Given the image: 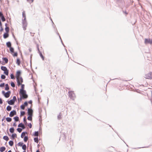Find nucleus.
<instances>
[{"mask_svg": "<svg viewBox=\"0 0 152 152\" xmlns=\"http://www.w3.org/2000/svg\"><path fill=\"white\" fill-rule=\"evenodd\" d=\"M19 94L21 98L27 99L28 97V95L25 90H20Z\"/></svg>", "mask_w": 152, "mask_h": 152, "instance_id": "obj_1", "label": "nucleus"}, {"mask_svg": "<svg viewBox=\"0 0 152 152\" xmlns=\"http://www.w3.org/2000/svg\"><path fill=\"white\" fill-rule=\"evenodd\" d=\"M69 97L72 100H74L75 98V94L73 91H69L68 92Z\"/></svg>", "mask_w": 152, "mask_h": 152, "instance_id": "obj_2", "label": "nucleus"}, {"mask_svg": "<svg viewBox=\"0 0 152 152\" xmlns=\"http://www.w3.org/2000/svg\"><path fill=\"white\" fill-rule=\"evenodd\" d=\"M2 70L4 71V73L6 75H8L9 74V70L7 67L5 66H2L1 67Z\"/></svg>", "mask_w": 152, "mask_h": 152, "instance_id": "obj_3", "label": "nucleus"}, {"mask_svg": "<svg viewBox=\"0 0 152 152\" xmlns=\"http://www.w3.org/2000/svg\"><path fill=\"white\" fill-rule=\"evenodd\" d=\"M22 24L23 28V30H25L26 29V27L27 26V23L26 20H23Z\"/></svg>", "mask_w": 152, "mask_h": 152, "instance_id": "obj_4", "label": "nucleus"}, {"mask_svg": "<svg viewBox=\"0 0 152 152\" xmlns=\"http://www.w3.org/2000/svg\"><path fill=\"white\" fill-rule=\"evenodd\" d=\"M145 43L146 44H150L152 45V39H145Z\"/></svg>", "mask_w": 152, "mask_h": 152, "instance_id": "obj_5", "label": "nucleus"}, {"mask_svg": "<svg viewBox=\"0 0 152 152\" xmlns=\"http://www.w3.org/2000/svg\"><path fill=\"white\" fill-rule=\"evenodd\" d=\"M145 77L148 79H152V72H150L145 75Z\"/></svg>", "mask_w": 152, "mask_h": 152, "instance_id": "obj_6", "label": "nucleus"}, {"mask_svg": "<svg viewBox=\"0 0 152 152\" xmlns=\"http://www.w3.org/2000/svg\"><path fill=\"white\" fill-rule=\"evenodd\" d=\"M27 113L28 115H33V110L31 108H28Z\"/></svg>", "mask_w": 152, "mask_h": 152, "instance_id": "obj_7", "label": "nucleus"}, {"mask_svg": "<svg viewBox=\"0 0 152 152\" xmlns=\"http://www.w3.org/2000/svg\"><path fill=\"white\" fill-rule=\"evenodd\" d=\"M16 114V110H13L11 111L9 114V116L10 117H13L14 115Z\"/></svg>", "mask_w": 152, "mask_h": 152, "instance_id": "obj_8", "label": "nucleus"}, {"mask_svg": "<svg viewBox=\"0 0 152 152\" xmlns=\"http://www.w3.org/2000/svg\"><path fill=\"white\" fill-rule=\"evenodd\" d=\"M7 102L8 104L10 105H13L15 103V102H14V101H13V100L12 99H11L9 101L8 100L7 101Z\"/></svg>", "mask_w": 152, "mask_h": 152, "instance_id": "obj_9", "label": "nucleus"}, {"mask_svg": "<svg viewBox=\"0 0 152 152\" xmlns=\"http://www.w3.org/2000/svg\"><path fill=\"white\" fill-rule=\"evenodd\" d=\"M11 94V91H8L7 92L5 93V94L4 95V97L6 98H8L10 95Z\"/></svg>", "mask_w": 152, "mask_h": 152, "instance_id": "obj_10", "label": "nucleus"}, {"mask_svg": "<svg viewBox=\"0 0 152 152\" xmlns=\"http://www.w3.org/2000/svg\"><path fill=\"white\" fill-rule=\"evenodd\" d=\"M0 18H1L2 21L3 22L4 21H5V19L4 16L2 12H0Z\"/></svg>", "mask_w": 152, "mask_h": 152, "instance_id": "obj_11", "label": "nucleus"}, {"mask_svg": "<svg viewBox=\"0 0 152 152\" xmlns=\"http://www.w3.org/2000/svg\"><path fill=\"white\" fill-rule=\"evenodd\" d=\"M22 15L23 18H24V19L23 20H26V15L25 12V11H23L22 12Z\"/></svg>", "mask_w": 152, "mask_h": 152, "instance_id": "obj_12", "label": "nucleus"}, {"mask_svg": "<svg viewBox=\"0 0 152 152\" xmlns=\"http://www.w3.org/2000/svg\"><path fill=\"white\" fill-rule=\"evenodd\" d=\"M2 59H3V61H4L6 64H7L8 62V60L7 58L6 57H3Z\"/></svg>", "mask_w": 152, "mask_h": 152, "instance_id": "obj_13", "label": "nucleus"}, {"mask_svg": "<svg viewBox=\"0 0 152 152\" xmlns=\"http://www.w3.org/2000/svg\"><path fill=\"white\" fill-rule=\"evenodd\" d=\"M17 137V134H12L11 137V139L12 140H13L15 138H16Z\"/></svg>", "mask_w": 152, "mask_h": 152, "instance_id": "obj_14", "label": "nucleus"}, {"mask_svg": "<svg viewBox=\"0 0 152 152\" xmlns=\"http://www.w3.org/2000/svg\"><path fill=\"white\" fill-rule=\"evenodd\" d=\"M27 134V132L26 131L22 132L21 135V137L23 138L25 136V134Z\"/></svg>", "mask_w": 152, "mask_h": 152, "instance_id": "obj_15", "label": "nucleus"}, {"mask_svg": "<svg viewBox=\"0 0 152 152\" xmlns=\"http://www.w3.org/2000/svg\"><path fill=\"white\" fill-rule=\"evenodd\" d=\"M62 118V117L61 113H60L57 116V119L58 120H60L61 118Z\"/></svg>", "mask_w": 152, "mask_h": 152, "instance_id": "obj_16", "label": "nucleus"}, {"mask_svg": "<svg viewBox=\"0 0 152 152\" xmlns=\"http://www.w3.org/2000/svg\"><path fill=\"white\" fill-rule=\"evenodd\" d=\"M21 74V72L20 71H18L16 72V75L18 78V77H19Z\"/></svg>", "mask_w": 152, "mask_h": 152, "instance_id": "obj_17", "label": "nucleus"}, {"mask_svg": "<svg viewBox=\"0 0 152 152\" xmlns=\"http://www.w3.org/2000/svg\"><path fill=\"white\" fill-rule=\"evenodd\" d=\"M5 149H6L5 147H4V146H2V147H1L0 148V151L1 152H3L4 151H5Z\"/></svg>", "mask_w": 152, "mask_h": 152, "instance_id": "obj_18", "label": "nucleus"}, {"mask_svg": "<svg viewBox=\"0 0 152 152\" xmlns=\"http://www.w3.org/2000/svg\"><path fill=\"white\" fill-rule=\"evenodd\" d=\"M28 116L27 117V119L29 121H31L32 120V116L33 115H28Z\"/></svg>", "mask_w": 152, "mask_h": 152, "instance_id": "obj_19", "label": "nucleus"}, {"mask_svg": "<svg viewBox=\"0 0 152 152\" xmlns=\"http://www.w3.org/2000/svg\"><path fill=\"white\" fill-rule=\"evenodd\" d=\"M13 119L14 120L15 122L18 121H19V117L18 116H16L14 117Z\"/></svg>", "mask_w": 152, "mask_h": 152, "instance_id": "obj_20", "label": "nucleus"}, {"mask_svg": "<svg viewBox=\"0 0 152 152\" xmlns=\"http://www.w3.org/2000/svg\"><path fill=\"white\" fill-rule=\"evenodd\" d=\"M6 45L7 47L8 48H10L11 46V44L10 42H8L6 43Z\"/></svg>", "mask_w": 152, "mask_h": 152, "instance_id": "obj_21", "label": "nucleus"}, {"mask_svg": "<svg viewBox=\"0 0 152 152\" xmlns=\"http://www.w3.org/2000/svg\"><path fill=\"white\" fill-rule=\"evenodd\" d=\"M10 132L11 133H14L15 130V129L13 127H11L9 129Z\"/></svg>", "mask_w": 152, "mask_h": 152, "instance_id": "obj_22", "label": "nucleus"}, {"mask_svg": "<svg viewBox=\"0 0 152 152\" xmlns=\"http://www.w3.org/2000/svg\"><path fill=\"white\" fill-rule=\"evenodd\" d=\"M9 144L10 146H12L14 144V142L12 140H10L9 142Z\"/></svg>", "mask_w": 152, "mask_h": 152, "instance_id": "obj_23", "label": "nucleus"}, {"mask_svg": "<svg viewBox=\"0 0 152 152\" xmlns=\"http://www.w3.org/2000/svg\"><path fill=\"white\" fill-rule=\"evenodd\" d=\"M17 83H18V86H19L20 85H21L22 84V83H21V82H20L19 80H18V78L17 77Z\"/></svg>", "mask_w": 152, "mask_h": 152, "instance_id": "obj_24", "label": "nucleus"}, {"mask_svg": "<svg viewBox=\"0 0 152 152\" xmlns=\"http://www.w3.org/2000/svg\"><path fill=\"white\" fill-rule=\"evenodd\" d=\"M16 63L17 64L18 66H19L20 65V59L19 58H18L17 59Z\"/></svg>", "mask_w": 152, "mask_h": 152, "instance_id": "obj_25", "label": "nucleus"}, {"mask_svg": "<svg viewBox=\"0 0 152 152\" xmlns=\"http://www.w3.org/2000/svg\"><path fill=\"white\" fill-rule=\"evenodd\" d=\"M23 122H24V124L25 125H26L27 124V120H26V117L25 116H24L23 118Z\"/></svg>", "mask_w": 152, "mask_h": 152, "instance_id": "obj_26", "label": "nucleus"}, {"mask_svg": "<svg viewBox=\"0 0 152 152\" xmlns=\"http://www.w3.org/2000/svg\"><path fill=\"white\" fill-rule=\"evenodd\" d=\"M33 135L37 137L39 135V131H35Z\"/></svg>", "mask_w": 152, "mask_h": 152, "instance_id": "obj_27", "label": "nucleus"}, {"mask_svg": "<svg viewBox=\"0 0 152 152\" xmlns=\"http://www.w3.org/2000/svg\"><path fill=\"white\" fill-rule=\"evenodd\" d=\"M12 109V107L10 105H8L6 108V110L8 111H10Z\"/></svg>", "mask_w": 152, "mask_h": 152, "instance_id": "obj_28", "label": "nucleus"}, {"mask_svg": "<svg viewBox=\"0 0 152 152\" xmlns=\"http://www.w3.org/2000/svg\"><path fill=\"white\" fill-rule=\"evenodd\" d=\"M28 136H25L24 137V139H23L24 141L25 142H26L28 140Z\"/></svg>", "mask_w": 152, "mask_h": 152, "instance_id": "obj_29", "label": "nucleus"}, {"mask_svg": "<svg viewBox=\"0 0 152 152\" xmlns=\"http://www.w3.org/2000/svg\"><path fill=\"white\" fill-rule=\"evenodd\" d=\"M22 149L24 151H26V144H24L22 146Z\"/></svg>", "mask_w": 152, "mask_h": 152, "instance_id": "obj_30", "label": "nucleus"}, {"mask_svg": "<svg viewBox=\"0 0 152 152\" xmlns=\"http://www.w3.org/2000/svg\"><path fill=\"white\" fill-rule=\"evenodd\" d=\"M34 140L37 143H38L39 142V139L37 137L34 138Z\"/></svg>", "mask_w": 152, "mask_h": 152, "instance_id": "obj_31", "label": "nucleus"}, {"mask_svg": "<svg viewBox=\"0 0 152 152\" xmlns=\"http://www.w3.org/2000/svg\"><path fill=\"white\" fill-rule=\"evenodd\" d=\"M24 144V143L23 142H19L18 144H17V145L18 146H20V147H22V146H23Z\"/></svg>", "mask_w": 152, "mask_h": 152, "instance_id": "obj_32", "label": "nucleus"}, {"mask_svg": "<svg viewBox=\"0 0 152 152\" xmlns=\"http://www.w3.org/2000/svg\"><path fill=\"white\" fill-rule=\"evenodd\" d=\"M6 120L8 122H10L11 121L12 119L11 118L7 117L6 118Z\"/></svg>", "mask_w": 152, "mask_h": 152, "instance_id": "obj_33", "label": "nucleus"}, {"mask_svg": "<svg viewBox=\"0 0 152 152\" xmlns=\"http://www.w3.org/2000/svg\"><path fill=\"white\" fill-rule=\"evenodd\" d=\"M9 89V85L8 84H6L5 85V90L6 91H8Z\"/></svg>", "mask_w": 152, "mask_h": 152, "instance_id": "obj_34", "label": "nucleus"}, {"mask_svg": "<svg viewBox=\"0 0 152 152\" xmlns=\"http://www.w3.org/2000/svg\"><path fill=\"white\" fill-rule=\"evenodd\" d=\"M3 139L5 140L8 141L9 140V138L7 136H4L3 137Z\"/></svg>", "mask_w": 152, "mask_h": 152, "instance_id": "obj_35", "label": "nucleus"}, {"mask_svg": "<svg viewBox=\"0 0 152 152\" xmlns=\"http://www.w3.org/2000/svg\"><path fill=\"white\" fill-rule=\"evenodd\" d=\"M39 53L40 56L42 58V60H44V57L43 56V55L42 54V53L41 52H39Z\"/></svg>", "mask_w": 152, "mask_h": 152, "instance_id": "obj_36", "label": "nucleus"}, {"mask_svg": "<svg viewBox=\"0 0 152 152\" xmlns=\"http://www.w3.org/2000/svg\"><path fill=\"white\" fill-rule=\"evenodd\" d=\"M10 51L12 53H13L14 52V49L12 47H10Z\"/></svg>", "mask_w": 152, "mask_h": 152, "instance_id": "obj_37", "label": "nucleus"}, {"mask_svg": "<svg viewBox=\"0 0 152 152\" xmlns=\"http://www.w3.org/2000/svg\"><path fill=\"white\" fill-rule=\"evenodd\" d=\"M8 37V33H5L4 34V38H6Z\"/></svg>", "mask_w": 152, "mask_h": 152, "instance_id": "obj_38", "label": "nucleus"}, {"mask_svg": "<svg viewBox=\"0 0 152 152\" xmlns=\"http://www.w3.org/2000/svg\"><path fill=\"white\" fill-rule=\"evenodd\" d=\"M18 80H19L20 81L21 83H23V79L21 77H19L18 78Z\"/></svg>", "mask_w": 152, "mask_h": 152, "instance_id": "obj_39", "label": "nucleus"}, {"mask_svg": "<svg viewBox=\"0 0 152 152\" xmlns=\"http://www.w3.org/2000/svg\"><path fill=\"white\" fill-rule=\"evenodd\" d=\"M10 84H11V86L13 88H14L15 87V84L13 82H11L10 83Z\"/></svg>", "mask_w": 152, "mask_h": 152, "instance_id": "obj_40", "label": "nucleus"}, {"mask_svg": "<svg viewBox=\"0 0 152 152\" xmlns=\"http://www.w3.org/2000/svg\"><path fill=\"white\" fill-rule=\"evenodd\" d=\"M24 86H25L24 85V84H22L21 85V89H20V90H24Z\"/></svg>", "mask_w": 152, "mask_h": 152, "instance_id": "obj_41", "label": "nucleus"}, {"mask_svg": "<svg viewBox=\"0 0 152 152\" xmlns=\"http://www.w3.org/2000/svg\"><path fill=\"white\" fill-rule=\"evenodd\" d=\"M22 129L20 128H18L17 129V130L19 133H20L22 131Z\"/></svg>", "mask_w": 152, "mask_h": 152, "instance_id": "obj_42", "label": "nucleus"}, {"mask_svg": "<svg viewBox=\"0 0 152 152\" xmlns=\"http://www.w3.org/2000/svg\"><path fill=\"white\" fill-rule=\"evenodd\" d=\"M1 78L2 79H4L6 78V76L4 75H2L1 76Z\"/></svg>", "mask_w": 152, "mask_h": 152, "instance_id": "obj_43", "label": "nucleus"}, {"mask_svg": "<svg viewBox=\"0 0 152 152\" xmlns=\"http://www.w3.org/2000/svg\"><path fill=\"white\" fill-rule=\"evenodd\" d=\"M25 99L21 98V96H20V98H18V102H20L22 100V99Z\"/></svg>", "mask_w": 152, "mask_h": 152, "instance_id": "obj_44", "label": "nucleus"}, {"mask_svg": "<svg viewBox=\"0 0 152 152\" xmlns=\"http://www.w3.org/2000/svg\"><path fill=\"white\" fill-rule=\"evenodd\" d=\"M12 99L13 100V101H14V102H15L17 101V99L16 97L15 96H13Z\"/></svg>", "mask_w": 152, "mask_h": 152, "instance_id": "obj_45", "label": "nucleus"}, {"mask_svg": "<svg viewBox=\"0 0 152 152\" xmlns=\"http://www.w3.org/2000/svg\"><path fill=\"white\" fill-rule=\"evenodd\" d=\"M23 105H24L25 107L27 106L28 105V102L27 101L25 102Z\"/></svg>", "mask_w": 152, "mask_h": 152, "instance_id": "obj_46", "label": "nucleus"}, {"mask_svg": "<svg viewBox=\"0 0 152 152\" xmlns=\"http://www.w3.org/2000/svg\"><path fill=\"white\" fill-rule=\"evenodd\" d=\"M10 77L11 79H14L15 78L13 74H11L10 75Z\"/></svg>", "mask_w": 152, "mask_h": 152, "instance_id": "obj_47", "label": "nucleus"}, {"mask_svg": "<svg viewBox=\"0 0 152 152\" xmlns=\"http://www.w3.org/2000/svg\"><path fill=\"white\" fill-rule=\"evenodd\" d=\"M20 108L23 110H24L25 107L23 104L21 105L20 106Z\"/></svg>", "mask_w": 152, "mask_h": 152, "instance_id": "obj_48", "label": "nucleus"}, {"mask_svg": "<svg viewBox=\"0 0 152 152\" xmlns=\"http://www.w3.org/2000/svg\"><path fill=\"white\" fill-rule=\"evenodd\" d=\"M4 86H5V83H1L0 84V87L2 88V87H3Z\"/></svg>", "mask_w": 152, "mask_h": 152, "instance_id": "obj_49", "label": "nucleus"}, {"mask_svg": "<svg viewBox=\"0 0 152 152\" xmlns=\"http://www.w3.org/2000/svg\"><path fill=\"white\" fill-rule=\"evenodd\" d=\"M23 124L22 123H21L18 125V127H21L23 125Z\"/></svg>", "mask_w": 152, "mask_h": 152, "instance_id": "obj_50", "label": "nucleus"}, {"mask_svg": "<svg viewBox=\"0 0 152 152\" xmlns=\"http://www.w3.org/2000/svg\"><path fill=\"white\" fill-rule=\"evenodd\" d=\"M5 30L6 31V32L8 33L9 31V28L8 27H7L5 28Z\"/></svg>", "mask_w": 152, "mask_h": 152, "instance_id": "obj_51", "label": "nucleus"}, {"mask_svg": "<svg viewBox=\"0 0 152 152\" xmlns=\"http://www.w3.org/2000/svg\"><path fill=\"white\" fill-rule=\"evenodd\" d=\"M13 56L14 57H16L18 56V53L17 52H15L14 53L13 55Z\"/></svg>", "mask_w": 152, "mask_h": 152, "instance_id": "obj_52", "label": "nucleus"}, {"mask_svg": "<svg viewBox=\"0 0 152 152\" xmlns=\"http://www.w3.org/2000/svg\"><path fill=\"white\" fill-rule=\"evenodd\" d=\"M37 50H38L39 53V52H41L39 50V46L38 44H37Z\"/></svg>", "mask_w": 152, "mask_h": 152, "instance_id": "obj_53", "label": "nucleus"}, {"mask_svg": "<svg viewBox=\"0 0 152 152\" xmlns=\"http://www.w3.org/2000/svg\"><path fill=\"white\" fill-rule=\"evenodd\" d=\"M28 126L30 128H32V124H31V123H29L28 124Z\"/></svg>", "mask_w": 152, "mask_h": 152, "instance_id": "obj_54", "label": "nucleus"}, {"mask_svg": "<svg viewBox=\"0 0 152 152\" xmlns=\"http://www.w3.org/2000/svg\"><path fill=\"white\" fill-rule=\"evenodd\" d=\"M25 113V111H21L20 112V115H24Z\"/></svg>", "mask_w": 152, "mask_h": 152, "instance_id": "obj_55", "label": "nucleus"}, {"mask_svg": "<svg viewBox=\"0 0 152 152\" xmlns=\"http://www.w3.org/2000/svg\"><path fill=\"white\" fill-rule=\"evenodd\" d=\"M21 128H22L21 129H25L26 128V126L24 125V124H23V126L21 127Z\"/></svg>", "mask_w": 152, "mask_h": 152, "instance_id": "obj_56", "label": "nucleus"}, {"mask_svg": "<svg viewBox=\"0 0 152 152\" xmlns=\"http://www.w3.org/2000/svg\"><path fill=\"white\" fill-rule=\"evenodd\" d=\"M34 0H27L29 3H31L33 2Z\"/></svg>", "mask_w": 152, "mask_h": 152, "instance_id": "obj_57", "label": "nucleus"}, {"mask_svg": "<svg viewBox=\"0 0 152 152\" xmlns=\"http://www.w3.org/2000/svg\"><path fill=\"white\" fill-rule=\"evenodd\" d=\"M28 103L29 104H32V101L31 100H30V101H29L28 102Z\"/></svg>", "mask_w": 152, "mask_h": 152, "instance_id": "obj_58", "label": "nucleus"}, {"mask_svg": "<svg viewBox=\"0 0 152 152\" xmlns=\"http://www.w3.org/2000/svg\"><path fill=\"white\" fill-rule=\"evenodd\" d=\"M3 103V102L2 99L0 98V104H2Z\"/></svg>", "mask_w": 152, "mask_h": 152, "instance_id": "obj_59", "label": "nucleus"}, {"mask_svg": "<svg viewBox=\"0 0 152 152\" xmlns=\"http://www.w3.org/2000/svg\"><path fill=\"white\" fill-rule=\"evenodd\" d=\"M2 94L4 96V95L5 94V92L4 91H2Z\"/></svg>", "mask_w": 152, "mask_h": 152, "instance_id": "obj_60", "label": "nucleus"}, {"mask_svg": "<svg viewBox=\"0 0 152 152\" xmlns=\"http://www.w3.org/2000/svg\"><path fill=\"white\" fill-rule=\"evenodd\" d=\"M60 40L61 41V43H62V44L64 46V47H65V45H64V43H63V42H62V39H61V38H60Z\"/></svg>", "mask_w": 152, "mask_h": 152, "instance_id": "obj_61", "label": "nucleus"}, {"mask_svg": "<svg viewBox=\"0 0 152 152\" xmlns=\"http://www.w3.org/2000/svg\"><path fill=\"white\" fill-rule=\"evenodd\" d=\"M13 126H16V124L15 123V122L13 124Z\"/></svg>", "mask_w": 152, "mask_h": 152, "instance_id": "obj_62", "label": "nucleus"}, {"mask_svg": "<svg viewBox=\"0 0 152 152\" xmlns=\"http://www.w3.org/2000/svg\"><path fill=\"white\" fill-rule=\"evenodd\" d=\"M5 118V116H4L2 119V121H3Z\"/></svg>", "mask_w": 152, "mask_h": 152, "instance_id": "obj_63", "label": "nucleus"}, {"mask_svg": "<svg viewBox=\"0 0 152 152\" xmlns=\"http://www.w3.org/2000/svg\"><path fill=\"white\" fill-rule=\"evenodd\" d=\"M40 118H39V121H42L41 117L40 116H39Z\"/></svg>", "mask_w": 152, "mask_h": 152, "instance_id": "obj_64", "label": "nucleus"}]
</instances>
